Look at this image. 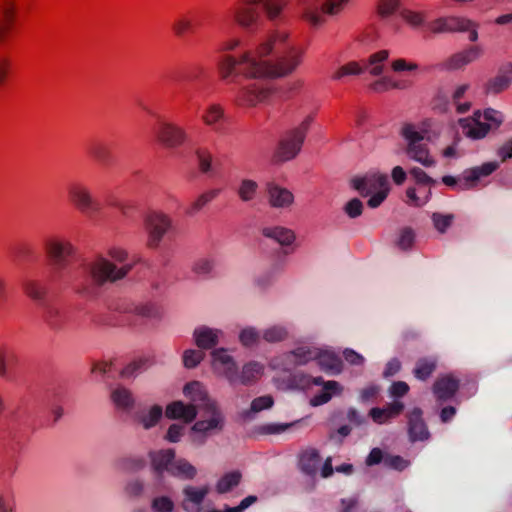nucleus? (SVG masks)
Here are the masks:
<instances>
[{"label": "nucleus", "mask_w": 512, "mask_h": 512, "mask_svg": "<svg viewBox=\"0 0 512 512\" xmlns=\"http://www.w3.org/2000/svg\"><path fill=\"white\" fill-rule=\"evenodd\" d=\"M304 51L289 40V33L274 30L260 41L254 50L235 57L226 55L219 68L221 77L228 83H237L239 77L258 82L241 85L235 91L239 106L254 107L264 103L272 94L262 80L282 78L292 74L302 62Z\"/></svg>", "instance_id": "1"}, {"label": "nucleus", "mask_w": 512, "mask_h": 512, "mask_svg": "<svg viewBox=\"0 0 512 512\" xmlns=\"http://www.w3.org/2000/svg\"><path fill=\"white\" fill-rule=\"evenodd\" d=\"M108 254L114 262L98 257L81 265L73 281L75 293L94 299L104 285L124 279L132 270L134 264L125 263L128 257L125 250L112 248Z\"/></svg>", "instance_id": "2"}, {"label": "nucleus", "mask_w": 512, "mask_h": 512, "mask_svg": "<svg viewBox=\"0 0 512 512\" xmlns=\"http://www.w3.org/2000/svg\"><path fill=\"white\" fill-rule=\"evenodd\" d=\"M184 395L189 398L192 405L196 409H201L205 412L209 419L198 420L192 426V431L206 435L213 430H222L224 426V417L219 410L217 403L211 399L204 387L199 381H192L187 383L183 388Z\"/></svg>", "instance_id": "3"}, {"label": "nucleus", "mask_w": 512, "mask_h": 512, "mask_svg": "<svg viewBox=\"0 0 512 512\" xmlns=\"http://www.w3.org/2000/svg\"><path fill=\"white\" fill-rule=\"evenodd\" d=\"M286 5L287 0H237L232 14L241 28L252 31L261 18L258 6L262 7L269 21L276 22Z\"/></svg>", "instance_id": "4"}, {"label": "nucleus", "mask_w": 512, "mask_h": 512, "mask_svg": "<svg viewBox=\"0 0 512 512\" xmlns=\"http://www.w3.org/2000/svg\"><path fill=\"white\" fill-rule=\"evenodd\" d=\"M311 360H317L320 368L332 375L340 374L343 368L341 358L335 353L301 346L283 356V370L290 371L293 367L305 365Z\"/></svg>", "instance_id": "5"}, {"label": "nucleus", "mask_w": 512, "mask_h": 512, "mask_svg": "<svg viewBox=\"0 0 512 512\" xmlns=\"http://www.w3.org/2000/svg\"><path fill=\"white\" fill-rule=\"evenodd\" d=\"M43 248L53 270V279L61 280L75 254L74 246L67 239L50 237L45 240Z\"/></svg>", "instance_id": "6"}, {"label": "nucleus", "mask_w": 512, "mask_h": 512, "mask_svg": "<svg viewBox=\"0 0 512 512\" xmlns=\"http://www.w3.org/2000/svg\"><path fill=\"white\" fill-rule=\"evenodd\" d=\"M504 121L502 112L493 108L474 112L473 117L459 120L463 133L471 139H481L487 135L491 128H498Z\"/></svg>", "instance_id": "7"}, {"label": "nucleus", "mask_w": 512, "mask_h": 512, "mask_svg": "<svg viewBox=\"0 0 512 512\" xmlns=\"http://www.w3.org/2000/svg\"><path fill=\"white\" fill-rule=\"evenodd\" d=\"M312 120L311 116H307L297 127L287 131L280 138L274 154L277 161L286 162L298 155Z\"/></svg>", "instance_id": "8"}, {"label": "nucleus", "mask_w": 512, "mask_h": 512, "mask_svg": "<svg viewBox=\"0 0 512 512\" xmlns=\"http://www.w3.org/2000/svg\"><path fill=\"white\" fill-rule=\"evenodd\" d=\"M401 136L407 143V156L420 163L424 167H432L435 164L434 158L430 155L427 144L424 143V135L417 131L414 124L406 123L402 126Z\"/></svg>", "instance_id": "9"}, {"label": "nucleus", "mask_w": 512, "mask_h": 512, "mask_svg": "<svg viewBox=\"0 0 512 512\" xmlns=\"http://www.w3.org/2000/svg\"><path fill=\"white\" fill-rule=\"evenodd\" d=\"M67 195L70 203L82 214L89 218L97 216L101 209V203L96 199L90 188L83 182L75 181L68 185Z\"/></svg>", "instance_id": "10"}, {"label": "nucleus", "mask_w": 512, "mask_h": 512, "mask_svg": "<svg viewBox=\"0 0 512 512\" xmlns=\"http://www.w3.org/2000/svg\"><path fill=\"white\" fill-rule=\"evenodd\" d=\"M172 228L170 217L159 211H152L146 217L147 245L157 248L166 233Z\"/></svg>", "instance_id": "11"}, {"label": "nucleus", "mask_w": 512, "mask_h": 512, "mask_svg": "<svg viewBox=\"0 0 512 512\" xmlns=\"http://www.w3.org/2000/svg\"><path fill=\"white\" fill-rule=\"evenodd\" d=\"M499 167L498 162L491 161L481 166L473 167L463 172L462 179L459 181L450 176V188L459 185L462 189H469L478 184L481 178L491 175Z\"/></svg>", "instance_id": "12"}, {"label": "nucleus", "mask_w": 512, "mask_h": 512, "mask_svg": "<svg viewBox=\"0 0 512 512\" xmlns=\"http://www.w3.org/2000/svg\"><path fill=\"white\" fill-rule=\"evenodd\" d=\"M213 366L216 371L234 386L238 382V367L233 357L227 354L224 348L215 349L211 353Z\"/></svg>", "instance_id": "13"}, {"label": "nucleus", "mask_w": 512, "mask_h": 512, "mask_svg": "<svg viewBox=\"0 0 512 512\" xmlns=\"http://www.w3.org/2000/svg\"><path fill=\"white\" fill-rule=\"evenodd\" d=\"M351 185L364 197L381 189L389 188L387 175L380 173H367L363 177H354L351 180Z\"/></svg>", "instance_id": "14"}, {"label": "nucleus", "mask_w": 512, "mask_h": 512, "mask_svg": "<svg viewBox=\"0 0 512 512\" xmlns=\"http://www.w3.org/2000/svg\"><path fill=\"white\" fill-rule=\"evenodd\" d=\"M149 460L151 465V470L156 476L157 482H161L164 476V473H170L172 468L173 461L176 457L174 449H160L150 451Z\"/></svg>", "instance_id": "15"}, {"label": "nucleus", "mask_w": 512, "mask_h": 512, "mask_svg": "<svg viewBox=\"0 0 512 512\" xmlns=\"http://www.w3.org/2000/svg\"><path fill=\"white\" fill-rule=\"evenodd\" d=\"M512 85V63H503L497 71V74L490 78L484 85L486 94L497 95L509 89Z\"/></svg>", "instance_id": "16"}, {"label": "nucleus", "mask_w": 512, "mask_h": 512, "mask_svg": "<svg viewBox=\"0 0 512 512\" xmlns=\"http://www.w3.org/2000/svg\"><path fill=\"white\" fill-rule=\"evenodd\" d=\"M158 138L166 147L176 148L184 144L188 136L186 131L179 125L163 122L158 131Z\"/></svg>", "instance_id": "17"}, {"label": "nucleus", "mask_w": 512, "mask_h": 512, "mask_svg": "<svg viewBox=\"0 0 512 512\" xmlns=\"http://www.w3.org/2000/svg\"><path fill=\"white\" fill-rule=\"evenodd\" d=\"M408 435L411 442L424 441L430 436L428 427L423 418V411L419 407L413 408L408 414Z\"/></svg>", "instance_id": "18"}, {"label": "nucleus", "mask_w": 512, "mask_h": 512, "mask_svg": "<svg viewBox=\"0 0 512 512\" xmlns=\"http://www.w3.org/2000/svg\"><path fill=\"white\" fill-rule=\"evenodd\" d=\"M433 396L435 398V410H440V418L443 423L448 422V375L438 378L433 384Z\"/></svg>", "instance_id": "19"}, {"label": "nucleus", "mask_w": 512, "mask_h": 512, "mask_svg": "<svg viewBox=\"0 0 512 512\" xmlns=\"http://www.w3.org/2000/svg\"><path fill=\"white\" fill-rule=\"evenodd\" d=\"M222 334V331L219 329L203 325L194 329L193 339L199 350H209L217 346Z\"/></svg>", "instance_id": "20"}, {"label": "nucleus", "mask_w": 512, "mask_h": 512, "mask_svg": "<svg viewBox=\"0 0 512 512\" xmlns=\"http://www.w3.org/2000/svg\"><path fill=\"white\" fill-rule=\"evenodd\" d=\"M479 24L461 15L450 16V33H468V40L476 42L479 38Z\"/></svg>", "instance_id": "21"}, {"label": "nucleus", "mask_w": 512, "mask_h": 512, "mask_svg": "<svg viewBox=\"0 0 512 512\" xmlns=\"http://www.w3.org/2000/svg\"><path fill=\"white\" fill-rule=\"evenodd\" d=\"M209 493V487H194V486H186L183 489L184 501H183V509L187 512H195L199 510V506L203 503L205 497Z\"/></svg>", "instance_id": "22"}, {"label": "nucleus", "mask_w": 512, "mask_h": 512, "mask_svg": "<svg viewBox=\"0 0 512 512\" xmlns=\"http://www.w3.org/2000/svg\"><path fill=\"white\" fill-rule=\"evenodd\" d=\"M483 53V48L479 45L468 46L462 51L450 56V69H461L479 59Z\"/></svg>", "instance_id": "23"}, {"label": "nucleus", "mask_w": 512, "mask_h": 512, "mask_svg": "<svg viewBox=\"0 0 512 512\" xmlns=\"http://www.w3.org/2000/svg\"><path fill=\"white\" fill-rule=\"evenodd\" d=\"M15 17L16 7L13 0H0V42L6 39Z\"/></svg>", "instance_id": "24"}, {"label": "nucleus", "mask_w": 512, "mask_h": 512, "mask_svg": "<svg viewBox=\"0 0 512 512\" xmlns=\"http://www.w3.org/2000/svg\"><path fill=\"white\" fill-rule=\"evenodd\" d=\"M165 414L169 419H183L189 423L196 418L197 410L195 405L174 401L166 407Z\"/></svg>", "instance_id": "25"}, {"label": "nucleus", "mask_w": 512, "mask_h": 512, "mask_svg": "<svg viewBox=\"0 0 512 512\" xmlns=\"http://www.w3.org/2000/svg\"><path fill=\"white\" fill-rule=\"evenodd\" d=\"M267 192L269 203L275 208H285L290 206L294 201V195L286 188L274 183L267 184Z\"/></svg>", "instance_id": "26"}, {"label": "nucleus", "mask_w": 512, "mask_h": 512, "mask_svg": "<svg viewBox=\"0 0 512 512\" xmlns=\"http://www.w3.org/2000/svg\"><path fill=\"white\" fill-rule=\"evenodd\" d=\"M163 416V408L153 405L148 410H140L134 413L133 419L145 430L155 427Z\"/></svg>", "instance_id": "27"}, {"label": "nucleus", "mask_w": 512, "mask_h": 512, "mask_svg": "<svg viewBox=\"0 0 512 512\" xmlns=\"http://www.w3.org/2000/svg\"><path fill=\"white\" fill-rule=\"evenodd\" d=\"M61 307L46 303L42 307V319L44 323L53 331H63V316Z\"/></svg>", "instance_id": "28"}, {"label": "nucleus", "mask_w": 512, "mask_h": 512, "mask_svg": "<svg viewBox=\"0 0 512 512\" xmlns=\"http://www.w3.org/2000/svg\"><path fill=\"white\" fill-rule=\"evenodd\" d=\"M320 386H323L322 391L310 399V404L314 407L326 404L334 395H339L342 392V386L334 380L325 381L323 379Z\"/></svg>", "instance_id": "29"}, {"label": "nucleus", "mask_w": 512, "mask_h": 512, "mask_svg": "<svg viewBox=\"0 0 512 512\" xmlns=\"http://www.w3.org/2000/svg\"><path fill=\"white\" fill-rule=\"evenodd\" d=\"M123 312L133 314L145 319H159L161 317L160 308L154 303H131L128 304Z\"/></svg>", "instance_id": "30"}, {"label": "nucleus", "mask_w": 512, "mask_h": 512, "mask_svg": "<svg viewBox=\"0 0 512 512\" xmlns=\"http://www.w3.org/2000/svg\"><path fill=\"white\" fill-rule=\"evenodd\" d=\"M320 461L321 457L318 450L309 448L302 452L299 459V466L304 474L314 476L318 471Z\"/></svg>", "instance_id": "31"}, {"label": "nucleus", "mask_w": 512, "mask_h": 512, "mask_svg": "<svg viewBox=\"0 0 512 512\" xmlns=\"http://www.w3.org/2000/svg\"><path fill=\"white\" fill-rule=\"evenodd\" d=\"M264 366L257 361L246 363L241 372H238V382L242 385L249 386L254 384L263 374Z\"/></svg>", "instance_id": "32"}, {"label": "nucleus", "mask_w": 512, "mask_h": 512, "mask_svg": "<svg viewBox=\"0 0 512 512\" xmlns=\"http://www.w3.org/2000/svg\"><path fill=\"white\" fill-rule=\"evenodd\" d=\"M89 154L105 168L111 166L114 161L111 147L102 141L92 143L89 148Z\"/></svg>", "instance_id": "33"}, {"label": "nucleus", "mask_w": 512, "mask_h": 512, "mask_svg": "<svg viewBox=\"0 0 512 512\" xmlns=\"http://www.w3.org/2000/svg\"><path fill=\"white\" fill-rule=\"evenodd\" d=\"M323 382L322 377H312L302 372L292 373L287 377L286 387L289 389H307L312 385L320 386Z\"/></svg>", "instance_id": "34"}, {"label": "nucleus", "mask_w": 512, "mask_h": 512, "mask_svg": "<svg viewBox=\"0 0 512 512\" xmlns=\"http://www.w3.org/2000/svg\"><path fill=\"white\" fill-rule=\"evenodd\" d=\"M262 234L282 246L290 245L295 240V233L291 229L282 226L264 227Z\"/></svg>", "instance_id": "35"}, {"label": "nucleus", "mask_w": 512, "mask_h": 512, "mask_svg": "<svg viewBox=\"0 0 512 512\" xmlns=\"http://www.w3.org/2000/svg\"><path fill=\"white\" fill-rule=\"evenodd\" d=\"M438 361L435 357L419 358L412 371L414 377L420 381H426L436 370Z\"/></svg>", "instance_id": "36"}, {"label": "nucleus", "mask_w": 512, "mask_h": 512, "mask_svg": "<svg viewBox=\"0 0 512 512\" xmlns=\"http://www.w3.org/2000/svg\"><path fill=\"white\" fill-rule=\"evenodd\" d=\"M169 475L181 480H192L197 475V469L186 459L175 457Z\"/></svg>", "instance_id": "37"}, {"label": "nucleus", "mask_w": 512, "mask_h": 512, "mask_svg": "<svg viewBox=\"0 0 512 512\" xmlns=\"http://www.w3.org/2000/svg\"><path fill=\"white\" fill-rule=\"evenodd\" d=\"M113 403L117 408L130 411L134 407V397L132 392L125 387H117L111 393Z\"/></svg>", "instance_id": "38"}, {"label": "nucleus", "mask_w": 512, "mask_h": 512, "mask_svg": "<svg viewBox=\"0 0 512 512\" xmlns=\"http://www.w3.org/2000/svg\"><path fill=\"white\" fill-rule=\"evenodd\" d=\"M220 193L221 189L214 188L200 194L186 209V213L190 216L197 214L206 205H208L211 201L217 198Z\"/></svg>", "instance_id": "39"}, {"label": "nucleus", "mask_w": 512, "mask_h": 512, "mask_svg": "<svg viewBox=\"0 0 512 512\" xmlns=\"http://www.w3.org/2000/svg\"><path fill=\"white\" fill-rule=\"evenodd\" d=\"M224 109L218 105H210L202 116V120L216 132H221V121L224 119Z\"/></svg>", "instance_id": "40"}, {"label": "nucleus", "mask_w": 512, "mask_h": 512, "mask_svg": "<svg viewBox=\"0 0 512 512\" xmlns=\"http://www.w3.org/2000/svg\"><path fill=\"white\" fill-rule=\"evenodd\" d=\"M23 289L29 298L36 302L42 303V305L45 304L44 300L47 296L48 289L44 284L37 280L30 279L24 282Z\"/></svg>", "instance_id": "41"}, {"label": "nucleus", "mask_w": 512, "mask_h": 512, "mask_svg": "<svg viewBox=\"0 0 512 512\" xmlns=\"http://www.w3.org/2000/svg\"><path fill=\"white\" fill-rule=\"evenodd\" d=\"M242 479V474L240 471H231L225 473L216 484V491L219 494H225L230 492L232 489L237 487Z\"/></svg>", "instance_id": "42"}, {"label": "nucleus", "mask_w": 512, "mask_h": 512, "mask_svg": "<svg viewBox=\"0 0 512 512\" xmlns=\"http://www.w3.org/2000/svg\"><path fill=\"white\" fill-rule=\"evenodd\" d=\"M17 362L15 353L11 350H0V376L12 379L11 370Z\"/></svg>", "instance_id": "43"}, {"label": "nucleus", "mask_w": 512, "mask_h": 512, "mask_svg": "<svg viewBox=\"0 0 512 512\" xmlns=\"http://www.w3.org/2000/svg\"><path fill=\"white\" fill-rule=\"evenodd\" d=\"M430 189L409 187L406 190L407 203L416 207L423 206L429 198Z\"/></svg>", "instance_id": "44"}, {"label": "nucleus", "mask_w": 512, "mask_h": 512, "mask_svg": "<svg viewBox=\"0 0 512 512\" xmlns=\"http://www.w3.org/2000/svg\"><path fill=\"white\" fill-rule=\"evenodd\" d=\"M15 256L20 264H29L37 261L38 254L31 244H21L15 249Z\"/></svg>", "instance_id": "45"}, {"label": "nucleus", "mask_w": 512, "mask_h": 512, "mask_svg": "<svg viewBox=\"0 0 512 512\" xmlns=\"http://www.w3.org/2000/svg\"><path fill=\"white\" fill-rule=\"evenodd\" d=\"M364 68L356 61L348 62L340 66L336 72L332 75L333 80H342L347 76L360 75L364 72Z\"/></svg>", "instance_id": "46"}, {"label": "nucleus", "mask_w": 512, "mask_h": 512, "mask_svg": "<svg viewBox=\"0 0 512 512\" xmlns=\"http://www.w3.org/2000/svg\"><path fill=\"white\" fill-rule=\"evenodd\" d=\"M431 109L435 114H445L448 111V94L445 88H440L431 101Z\"/></svg>", "instance_id": "47"}, {"label": "nucleus", "mask_w": 512, "mask_h": 512, "mask_svg": "<svg viewBox=\"0 0 512 512\" xmlns=\"http://www.w3.org/2000/svg\"><path fill=\"white\" fill-rule=\"evenodd\" d=\"M148 364L149 360L147 358L136 359L123 368L121 374L125 378L135 377L145 371Z\"/></svg>", "instance_id": "48"}, {"label": "nucleus", "mask_w": 512, "mask_h": 512, "mask_svg": "<svg viewBox=\"0 0 512 512\" xmlns=\"http://www.w3.org/2000/svg\"><path fill=\"white\" fill-rule=\"evenodd\" d=\"M194 23L191 18L187 16H180L172 24V30L177 37H183L188 32L194 31Z\"/></svg>", "instance_id": "49"}, {"label": "nucleus", "mask_w": 512, "mask_h": 512, "mask_svg": "<svg viewBox=\"0 0 512 512\" xmlns=\"http://www.w3.org/2000/svg\"><path fill=\"white\" fill-rule=\"evenodd\" d=\"M258 189V184L254 180L244 179L238 188V196L244 202L251 201Z\"/></svg>", "instance_id": "50"}, {"label": "nucleus", "mask_w": 512, "mask_h": 512, "mask_svg": "<svg viewBox=\"0 0 512 512\" xmlns=\"http://www.w3.org/2000/svg\"><path fill=\"white\" fill-rule=\"evenodd\" d=\"M401 17L413 28H420L425 25L426 15L410 9H401Z\"/></svg>", "instance_id": "51"}, {"label": "nucleus", "mask_w": 512, "mask_h": 512, "mask_svg": "<svg viewBox=\"0 0 512 512\" xmlns=\"http://www.w3.org/2000/svg\"><path fill=\"white\" fill-rule=\"evenodd\" d=\"M389 57L388 50H381L372 54L369 57V64L372 66L370 69V74L373 76H379L383 72L382 62L386 61Z\"/></svg>", "instance_id": "52"}, {"label": "nucleus", "mask_w": 512, "mask_h": 512, "mask_svg": "<svg viewBox=\"0 0 512 512\" xmlns=\"http://www.w3.org/2000/svg\"><path fill=\"white\" fill-rule=\"evenodd\" d=\"M273 403V398L269 395L257 397L252 401L250 410L243 412V416L249 417L252 413H257L264 409H268L272 407Z\"/></svg>", "instance_id": "53"}, {"label": "nucleus", "mask_w": 512, "mask_h": 512, "mask_svg": "<svg viewBox=\"0 0 512 512\" xmlns=\"http://www.w3.org/2000/svg\"><path fill=\"white\" fill-rule=\"evenodd\" d=\"M302 18L313 27H319L323 24L324 18L318 11V6H307L302 12Z\"/></svg>", "instance_id": "54"}, {"label": "nucleus", "mask_w": 512, "mask_h": 512, "mask_svg": "<svg viewBox=\"0 0 512 512\" xmlns=\"http://www.w3.org/2000/svg\"><path fill=\"white\" fill-rule=\"evenodd\" d=\"M205 357V353L201 350L188 349L183 353V364L186 368H195Z\"/></svg>", "instance_id": "55"}, {"label": "nucleus", "mask_w": 512, "mask_h": 512, "mask_svg": "<svg viewBox=\"0 0 512 512\" xmlns=\"http://www.w3.org/2000/svg\"><path fill=\"white\" fill-rule=\"evenodd\" d=\"M174 509V502L168 496H157L151 501L152 512H172Z\"/></svg>", "instance_id": "56"}, {"label": "nucleus", "mask_w": 512, "mask_h": 512, "mask_svg": "<svg viewBox=\"0 0 512 512\" xmlns=\"http://www.w3.org/2000/svg\"><path fill=\"white\" fill-rule=\"evenodd\" d=\"M287 335V330L282 326H272L265 329L263 332L264 340L270 343L282 341Z\"/></svg>", "instance_id": "57"}, {"label": "nucleus", "mask_w": 512, "mask_h": 512, "mask_svg": "<svg viewBox=\"0 0 512 512\" xmlns=\"http://www.w3.org/2000/svg\"><path fill=\"white\" fill-rule=\"evenodd\" d=\"M411 177L415 180L416 184H418L419 188L430 189V185L435 183V181L427 175V173L419 167H413L409 171Z\"/></svg>", "instance_id": "58"}, {"label": "nucleus", "mask_w": 512, "mask_h": 512, "mask_svg": "<svg viewBox=\"0 0 512 512\" xmlns=\"http://www.w3.org/2000/svg\"><path fill=\"white\" fill-rule=\"evenodd\" d=\"M415 240V232L410 227H405L400 230L397 245L402 250H407L412 247Z\"/></svg>", "instance_id": "59"}, {"label": "nucleus", "mask_w": 512, "mask_h": 512, "mask_svg": "<svg viewBox=\"0 0 512 512\" xmlns=\"http://www.w3.org/2000/svg\"><path fill=\"white\" fill-rule=\"evenodd\" d=\"M400 7V0H380L378 13L381 17L392 15Z\"/></svg>", "instance_id": "60"}, {"label": "nucleus", "mask_w": 512, "mask_h": 512, "mask_svg": "<svg viewBox=\"0 0 512 512\" xmlns=\"http://www.w3.org/2000/svg\"><path fill=\"white\" fill-rule=\"evenodd\" d=\"M409 462L398 455H387L384 458V466L397 471H403L407 468Z\"/></svg>", "instance_id": "61"}, {"label": "nucleus", "mask_w": 512, "mask_h": 512, "mask_svg": "<svg viewBox=\"0 0 512 512\" xmlns=\"http://www.w3.org/2000/svg\"><path fill=\"white\" fill-rule=\"evenodd\" d=\"M144 492V482L141 479H131L125 485V493L129 497H140Z\"/></svg>", "instance_id": "62"}, {"label": "nucleus", "mask_w": 512, "mask_h": 512, "mask_svg": "<svg viewBox=\"0 0 512 512\" xmlns=\"http://www.w3.org/2000/svg\"><path fill=\"white\" fill-rule=\"evenodd\" d=\"M394 72H415L419 66L415 62H409L404 58H398L391 63Z\"/></svg>", "instance_id": "63"}, {"label": "nucleus", "mask_w": 512, "mask_h": 512, "mask_svg": "<svg viewBox=\"0 0 512 512\" xmlns=\"http://www.w3.org/2000/svg\"><path fill=\"white\" fill-rule=\"evenodd\" d=\"M258 339L259 333L252 327L243 329L239 335L240 342L246 347L254 345Z\"/></svg>", "instance_id": "64"}]
</instances>
